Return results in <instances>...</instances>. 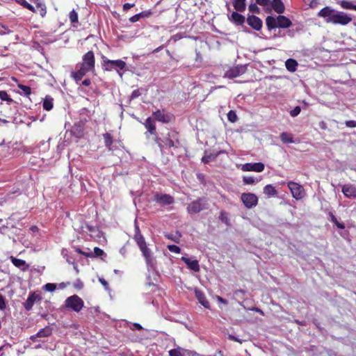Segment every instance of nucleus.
I'll return each instance as SVG.
<instances>
[{"label":"nucleus","instance_id":"5fc2aeb1","mask_svg":"<svg viewBox=\"0 0 356 356\" xmlns=\"http://www.w3.org/2000/svg\"><path fill=\"white\" fill-rule=\"evenodd\" d=\"M140 95H141V92H140V90L139 89H136V90H134L131 92V94L130 95V97H129L130 100H132V99H134L136 98H138Z\"/></svg>","mask_w":356,"mask_h":356},{"label":"nucleus","instance_id":"774afa93","mask_svg":"<svg viewBox=\"0 0 356 356\" xmlns=\"http://www.w3.org/2000/svg\"><path fill=\"white\" fill-rule=\"evenodd\" d=\"M81 84L83 86H89L91 84L90 79H86L85 80H83L82 81Z\"/></svg>","mask_w":356,"mask_h":356},{"label":"nucleus","instance_id":"2f4dec72","mask_svg":"<svg viewBox=\"0 0 356 356\" xmlns=\"http://www.w3.org/2000/svg\"><path fill=\"white\" fill-rule=\"evenodd\" d=\"M337 4H339L343 9L356 10V5L352 3L350 1L342 0L338 1Z\"/></svg>","mask_w":356,"mask_h":356},{"label":"nucleus","instance_id":"f704fd0d","mask_svg":"<svg viewBox=\"0 0 356 356\" xmlns=\"http://www.w3.org/2000/svg\"><path fill=\"white\" fill-rule=\"evenodd\" d=\"M51 334V329L49 326H46L45 327L40 330L36 336L38 337H47Z\"/></svg>","mask_w":356,"mask_h":356},{"label":"nucleus","instance_id":"f257e3e1","mask_svg":"<svg viewBox=\"0 0 356 356\" xmlns=\"http://www.w3.org/2000/svg\"><path fill=\"white\" fill-rule=\"evenodd\" d=\"M95 67V54L92 51H89L83 56L82 63L76 64V70L71 72V77L78 83L88 72H93Z\"/></svg>","mask_w":356,"mask_h":356},{"label":"nucleus","instance_id":"4d7b16f0","mask_svg":"<svg viewBox=\"0 0 356 356\" xmlns=\"http://www.w3.org/2000/svg\"><path fill=\"white\" fill-rule=\"evenodd\" d=\"M154 141L158 145L161 151L162 152L163 149L164 148V145L163 144L162 139L156 135L154 138Z\"/></svg>","mask_w":356,"mask_h":356},{"label":"nucleus","instance_id":"bf43d9fd","mask_svg":"<svg viewBox=\"0 0 356 356\" xmlns=\"http://www.w3.org/2000/svg\"><path fill=\"white\" fill-rule=\"evenodd\" d=\"M141 19V17L139 13L131 17L129 20L131 23H135L138 21H139Z\"/></svg>","mask_w":356,"mask_h":356},{"label":"nucleus","instance_id":"aec40b11","mask_svg":"<svg viewBox=\"0 0 356 356\" xmlns=\"http://www.w3.org/2000/svg\"><path fill=\"white\" fill-rule=\"evenodd\" d=\"M277 22L278 27L282 29H287L291 26L292 22L286 16L279 14L277 17Z\"/></svg>","mask_w":356,"mask_h":356},{"label":"nucleus","instance_id":"5701e85b","mask_svg":"<svg viewBox=\"0 0 356 356\" xmlns=\"http://www.w3.org/2000/svg\"><path fill=\"white\" fill-rule=\"evenodd\" d=\"M271 6L275 12L278 14H282L284 12L285 7L282 0H273Z\"/></svg>","mask_w":356,"mask_h":356},{"label":"nucleus","instance_id":"4468645a","mask_svg":"<svg viewBox=\"0 0 356 356\" xmlns=\"http://www.w3.org/2000/svg\"><path fill=\"white\" fill-rule=\"evenodd\" d=\"M245 69L243 66H235L226 71L225 76L229 79H234L245 73Z\"/></svg>","mask_w":356,"mask_h":356},{"label":"nucleus","instance_id":"c9c22d12","mask_svg":"<svg viewBox=\"0 0 356 356\" xmlns=\"http://www.w3.org/2000/svg\"><path fill=\"white\" fill-rule=\"evenodd\" d=\"M134 238L139 248L147 245L145 238L141 234H135Z\"/></svg>","mask_w":356,"mask_h":356},{"label":"nucleus","instance_id":"a211bd4d","mask_svg":"<svg viewBox=\"0 0 356 356\" xmlns=\"http://www.w3.org/2000/svg\"><path fill=\"white\" fill-rule=\"evenodd\" d=\"M181 260L183 261L186 264L188 268H189L190 270L195 273L200 271V268L197 260H191V259L186 257H182L181 258Z\"/></svg>","mask_w":356,"mask_h":356},{"label":"nucleus","instance_id":"13d9d810","mask_svg":"<svg viewBox=\"0 0 356 356\" xmlns=\"http://www.w3.org/2000/svg\"><path fill=\"white\" fill-rule=\"evenodd\" d=\"M6 307V302L4 296L0 293V310H4Z\"/></svg>","mask_w":356,"mask_h":356},{"label":"nucleus","instance_id":"f03ea898","mask_svg":"<svg viewBox=\"0 0 356 356\" xmlns=\"http://www.w3.org/2000/svg\"><path fill=\"white\" fill-rule=\"evenodd\" d=\"M320 17L325 19L327 23L339 24L341 26L348 25L352 22V17L343 12H335L330 6L323 8L317 15Z\"/></svg>","mask_w":356,"mask_h":356},{"label":"nucleus","instance_id":"e433bc0d","mask_svg":"<svg viewBox=\"0 0 356 356\" xmlns=\"http://www.w3.org/2000/svg\"><path fill=\"white\" fill-rule=\"evenodd\" d=\"M11 261L13 264L17 268H22L26 265V261L24 260L13 257H11Z\"/></svg>","mask_w":356,"mask_h":356},{"label":"nucleus","instance_id":"8fccbe9b","mask_svg":"<svg viewBox=\"0 0 356 356\" xmlns=\"http://www.w3.org/2000/svg\"><path fill=\"white\" fill-rule=\"evenodd\" d=\"M83 282L78 279L76 280L74 283H73V286L77 289V290H81L83 288Z\"/></svg>","mask_w":356,"mask_h":356},{"label":"nucleus","instance_id":"ddd939ff","mask_svg":"<svg viewBox=\"0 0 356 356\" xmlns=\"http://www.w3.org/2000/svg\"><path fill=\"white\" fill-rule=\"evenodd\" d=\"M86 122L79 120L74 124L71 129V133L77 138H81L84 135Z\"/></svg>","mask_w":356,"mask_h":356},{"label":"nucleus","instance_id":"f3484780","mask_svg":"<svg viewBox=\"0 0 356 356\" xmlns=\"http://www.w3.org/2000/svg\"><path fill=\"white\" fill-rule=\"evenodd\" d=\"M143 124L147 129V132L145 133L146 136L147 133L154 136L156 135V124L154 120L151 117L147 118Z\"/></svg>","mask_w":356,"mask_h":356},{"label":"nucleus","instance_id":"864d4df0","mask_svg":"<svg viewBox=\"0 0 356 356\" xmlns=\"http://www.w3.org/2000/svg\"><path fill=\"white\" fill-rule=\"evenodd\" d=\"M301 111V108L299 106H296L293 110L290 111V115L292 117H296L299 115Z\"/></svg>","mask_w":356,"mask_h":356},{"label":"nucleus","instance_id":"09e8293b","mask_svg":"<svg viewBox=\"0 0 356 356\" xmlns=\"http://www.w3.org/2000/svg\"><path fill=\"white\" fill-rule=\"evenodd\" d=\"M243 181L245 184H252L255 182L254 178L250 176H244Z\"/></svg>","mask_w":356,"mask_h":356},{"label":"nucleus","instance_id":"052dcab7","mask_svg":"<svg viewBox=\"0 0 356 356\" xmlns=\"http://www.w3.org/2000/svg\"><path fill=\"white\" fill-rule=\"evenodd\" d=\"M76 252L80 254L85 256L86 257H92L91 252H84L80 248H76Z\"/></svg>","mask_w":356,"mask_h":356},{"label":"nucleus","instance_id":"338daca9","mask_svg":"<svg viewBox=\"0 0 356 356\" xmlns=\"http://www.w3.org/2000/svg\"><path fill=\"white\" fill-rule=\"evenodd\" d=\"M99 281L105 287V289H108V283L104 278H99Z\"/></svg>","mask_w":356,"mask_h":356},{"label":"nucleus","instance_id":"c03bdc74","mask_svg":"<svg viewBox=\"0 0 356 356\" xmlns=\"http://www.w3.org/2000/svg\"><path fill=\"white\" fill-rule=\"evenodd\" d=\"M169 356H184L183 353L181 352V348L179 347L178 348L172 349L168 351Z\"/></svg>","mask_w":356,"mask_h":356},{"label":"nucleus","instance_id":"1a4fd4ad","mask_svg":"<svg viewBox=\"0 0 356 356\" xmlns=\"http://www.w3.org/2000/svg\"><path fill=\"white\" fill-rule=\"evenodd\" d=\"M204 209V200L202 198H198L197 200H194L192 202H191L188 205L186 210L188 213L194 214V213H197L200 212Z\"/></svg>","mask_w":356,"mask_h":356},{"label":"nucleus","instance_id":"49530a36","mask_svg":"<svg viewBox=\"0 0 356 356\" xmlns=\"http://www.w3.org/2000/svg\"><path fill=\"white\" fill-rule=\"evenodd\" d=\"M257 3H250L249 5V7H248V9L250 12L252 13H260V9L257 6Z\"/></svg>","mask_w":356,"mask_h":356},{"label":"nucleus","instance_id":"b1692460","mask_svg":"<svg viewBox=\"0 0 356 356\" xmlns=\"http://www.w3.org/2000/svg\"><path fill=\"white\" fill-rule=\"evenodd\" d=\"M104 144L108 151H113L112 145L114 142L113 137L110 133H105L102 135Z\"/></svg>","mask_w":356,"mask_h":356},{"label":"nucleus","instance_id":"72a5a7b5","mask_svg":"<svg viewBox=\"0 0 356 356\" xmlns=\"http://www.w3.org/2000/svg\"><path fill=\"white\" fill-rule=\"evenodd\" d=\"M17 88L22 90L21 92H19L21 95L29 97L31 94V88L29 86L18 83Z\"/></svg>","mask_w":356,"mask_h":356},{"label":"nucleus","instance_id":"20e7f679","mask_svg":"<svg viewBox=\"0 0 356 356\" xmlns=\"http://www.w3.org/2000/svg\"><path fill=\"white\" fill-rule=\"evenodd\" d=\"M102 69L104 71L116 70L117 73L122 77L123 73L121 72L124 70L127 66L124 61L122 60H109L105 56H102Z\"/></svg>","mask_w":356,"mask_h":356},{"label":"nucleus","instance_id":"ea45409f","mask_svg":"<svg viewBox=\"0 0 356 356\" xmlns=\"http://www.w3.org/2000/svg\"><path fill=\"white\" fill-rule=\"evenodd\" d=\"M69 19L73 24L78 23V13L74 10H72L69 14Z\"/></svg>","mask_w":356,"mask_h":356},{"label":"nucleus","instance_id":"39448f33","mask_svg":"<svg viewBox=\"0 0 356 356\" xmlns=\"http://www.w3.org/2000/svg\"><path fill=\"white\" fill-rule=\"evenodd\" d=\"M65 307L74 312H80L84 307L83 300L77 295L69 296L65 300Z\"/></svg>","mask_w":356,"mask_h":356},{"label":"nucleus","instance_id":"37998d69","mask_svg":"<svg viewBox=\"0 0 356 356\" xmlns=\"http://www.w3.org/2000/svg\"><path fill=\"white\" fill-rule=\"evenodd\" d=\"M227 119L231 122H235L238 119L235 111L232 110L229 111L227 113Z\"/></svg>","mask_w":356,"mask_h":356},{"label":"nucleus","instance_id":"69168bd1","mask_svg":"<svg viewBox=\"0 0 356 356\" xmlns=\"http://www.w3.org/2000/svg\"><path fill=\"white\" fill-rule=\"evenodd\" d=\"M228 339L229 340H231V341H236V342H238L240 343H242V341L240 340L239 339H238L237 337H236L234 335L229 334V337H228Z\"/></svg>","mask_w":356,"mask_h":356},{"label":"nucleus","instance_id":"a18cd8bd","mask_svg":"<svg viewBox=\"0 0 356 356\" xmlns=\"http://www.w3.org/2000/svg\"><path fill=\"white\" fill-rule=\"evenodd\" d=\"M42 288L44 291L53 292L56 290V285L53 283H47Z\"/></svg>","mask_w":356,"mask_h":356},{"label":"nucleus","instance_id":"393cba45","mask_svg":"<svg viewBox=\"0 0 356 356\" xmlns=\"http://www.w3.org/2000/svg\"><path fill=\"white\" fill-rule=\"evenodd\" d=\"M266 24L267 29L269 31L275 29L278 27V24L277 22V17H274L273 16H268L266 19Z\"/></svg>","mask_w":356,"mask_h":356},{"label":"nucleus","instance_id":"6ab92c4d","mask_svg":"<svg viewBox=\"0 0 356 356\" xmlns=\"http://www.w3.org/2000/svg\"><path fill=\"white\" fill-rule=\"evenodd\" d=\"M341 191L346 197H356V187L353 184L343 185Z\"/></svg>","mask_w":356,"mask_h":356},{"label":"nucleus","instance_id":"e2e57ef3","mask_svg":"<svg viewBox=\"0 0 356 356\" xmlns=\"http://www.w3.org/2000/svg\"><path fill=\"white\" fill-rule=\"evenodd\" d=\"M135 6L134 3H126L123 5V10L124 11H127L128 10H129L130 8H133L134 6Z\"/></svg>","mask_w":356,"mask_h":356},{"label":"nucleus","instance_id":"7c9ffc66","mask_svg":"<svg viewBox=\"0 0 356 356\" xmlns=\"http://www.w3.org/2000/svg\"><path fill=\"white\" fill-rule=\"evenodd\" d=\"M285 65L287 70H289L291 72H294L296 70L298 63L294 59L289 58L286 60Z\"/></svg>","mask_w":356,"mask_h":356},{"label":"nucleus","instance_id":"de8ad7c7","mask_svg":"<svg viewBox=\"0 0 356 356\" xmlns=\"http://www.w3.org/2000/svg\"><path fill=\"white\" fill-rule=\"evenodd\" d=\"M168 249L170 252H174V253L179 254L181 252V248L176 245H168Z\"/></svg>","mask_w":356,"mask_h":356},{"label":"nucleus","instance_id":"423d86ee","mask_svg":"<svg viewBox=\"0 0 356 356\" xmlns=\"http://www.w3.org/2000/svg\"><path fill=\"white\" fill-rule=\"evenodd\" d=\"M162 142L164 147L177 148L180 145L179 133L175 130L169 131Z\"/></svg>","mask_w":356,"mask_h":356},{"label":"nucleus","instance_id":"3c124183","mask_svg":"<svg viewBox=\"0 0 356 356\" xmlns=\"http://www.w3.org/2000/svg\"><path fill=\"white\" fill-rule=\"evenodd\" d=\"M245 294V291L243 289L236 290L234 292V295L236 297H238L241 300L244 299Z\"/></svg>","mask_w":356,"mask_h":356},{"label":"nucleus","instance_id":"9d476101","mask_svg":"<svg viewBox=\"0 0 356 356\" xmlns=\"http://www.w3.org/2000/svg\"><path fill=\"white\" fill-rule=\"evenodd\" d=\"M152 116L154 118V120L161 122L162 123L168 124L172 121L173 115L170 113H166L165 110H156L153 112Z\"/></svg>","mask_w":356,"mask_h":356},{"label":"nucleus","instance_id":"a878e982","mask_svg":"<svg viewBox=\"0 0 356 356\" xmlns=\"http://www.w3.org/2000/svg\"><path fill=\"white\" fill-rule=\"evenodd\" d=\"M246 0H234L233 6L238 12H244L246 9Z\"/></svg>","mask_w":356,"mask_h":356},{"label":"nucleus","instance_id":"2eb2a0df","mask_svg":"<svg viewBox=\"0 0 356 356\" xmlns=\"http://www.w3.org/2000/svg\"><path fill=\"white\" fill-rule=\"evenodd\" d=\"M248 24L256 31H259L262 28L263 22L261 19L255 15H249L247 18Z\"/></svg>","mask_w":356,"mask_h":356},{"label":"nucleus","instance_id":"0e129e2a","mask_svg":"<svg viewBox=\"0 0 356 356\" xmlns=\"http://www.w3.org/2000/svg\"><path fill=\"white\" fill-rule=\"evenodd\" d=\"M256 3L261 6H266L268 4L270 0H255Z\"/></svg>","mask_w":356,"mask_h":356},{"label":"nucleus","instance_id":"7ed1b4c3","mask_svg":"<svg viewBox=\"0 0 356 356\" xmlns=\"http://www.w3.org/2000/svg\"><path fill=\"white\" fill-rule=\"evenodd\" d=\"M35 6L29 3L26 0H15V1L33 13H38L41 17H44L47 13L45 0H30Z\"/></svg>","mask_w":356,"mask_h":356},{"label":"nucleus","instance_id":"9b49d317","mask_svg":"<svg viewBox=\"0 0 356 356\" xmlns=\"http://www.w3.org/2000/svg\"><path fill=\"white\" fill-rule=\"evenodd\" d=\"M154 201L160 203L161 205H170L174 203V197L168 194L156 193L154 195Z\"/></svg>","mask_w":356,"mask_h":356},{"label":"nucleus","instance_id":"6e6d98bb","mask_svg":"<svg viewBox=\"0 0 356 356\" xmlns=\"http://www.w3.org/2000/svg\"><path fill=\"white\" fill-rule=\"evenodd\" d=\"M152 13H153L151 10H146L139 13L141 18L149 17L152 15Z\"/></svg>","mask_w":356,"mask_h":356},{"label":"nucleus","instance_id":"4c0bfd02","mask_svg":"<svg viewBox=\"0 0 356 356\" xmlns=\"http://www.w3.org/2000/svg\"><path fill=\"white\" fill-rule=\"evenodd\" d=\"M330 220L331 221L339 228V229H343L345 228V225L343 223V222H340L337 220V218L335 217V216L332 213L330 212Z\"/></svg>","mask_w":356,"mask_h":356},{"label":"nucleus","instance_id":"f8f14e48","mask_svg":"<svg viewBox=\"0 0 356 356\" xmlns=\"http://www.w3.org/2000/svg\"><path fill=\"white\" fill-rule=\"evenodd\" d=\"M42 300V296L40 293L37 292L30 293L26 300L23 303L24 307L26 311H30L34 303L36 301H40Z\"/></svg>","mask_w":356,"mask_h":356},{"label":"nucleus","instance_id":"dca6fc26","mask_svg":"<svg viewBox=\"0 0 356 356\" xmlns=\"http://www.w3.org/2000/svg\"><path fill=\"white\" fill-rule=\"evenodd\" d=\"M243 171H254L260 172L264 170V164L261 162L254 163H245L242 166Z\"/></svg>","mask_w":356,"mask_h":356},{"label":"nucleus","instance_id":"680f3d73","mask_svg":"<svg viewBox=\"0 0 356 356\" xmlns=\"http://www.w3.org/2000/svg\"><path fill=\"white\" fill-rule=\"evenodd\" d=\"M345 124H346V127H350V128L356 127V121H355V120L346 121Z\"/></svg>","mask_w":356,"mask_h":356},{"label":"nucleus","instance_id":"0eeeda50","mask_svg":"<svg viewBox=\"0 0 356 356\" xmlns=\"http://www.w3.org/2000/svg\"><path fill=\"white\" fill-rule=\"evenodd\" d=\"M287 186L293 198L302 200L305 196V189L302 185L295 181H289Z\"/></svg>","mask_w":356,"mask_h":356},{"label":"nucleus","instance_id":"cd10ccee","mask_svg":"<svg viewBox=\"0 0 356 356\" xmlns=\"http://www.w3.org/2000/svg\"><path fill=\"white\" fill-rule=\"evenodd\" d=\"M245 17L238 11L232 13V20L237 25H242L245 22Z\"/></svg>","mask_w":356,"mask_h":356},{"label":"nucleus","instance_id":"473e14b6","mask_svg":"<svg viewBox=\"0 0 356 356\" xmlns=\"http://www.w3.org/2000/svg\"><path fill=\"white\" fill-rule=\"evenodd\" d=\"M264 193L269 197L275 196L277 194V190L271 184H268L264 188Z\"/></svg>","mask_w":356,"mask_h":356},{"label":"nucleus","instance_id":"412c9836","mask_svg":"<svg viewBox=\"0 0 356 356\" xmlns=\"http://www.w3.org/2000/svg\"><path fill=\"white\" fill-rule=\"evenodd\" d=\"M195 297L199 302L205 308L209 309L210 307L209 302L207 300L204 293L199 290H195Z\"/></svg>","mask_w":356,"mask_h":356},{"label":"nucleus","instance_id":"4be33fe9","mask_svg":"<svg viewBox=\"0 0 356 356\" xmlns=\"http://www.w3.org/2000/svg\"><path fill=\"white\" fill-rule=\"evenodd\" d=\"M225 151H218L214 153H209L207 154V152H205L204 156L202 159V161L204 163H208L212 161H214L220 154L225 153Z\"/></svg>","mask_w":356,"mask_h":356},{"label":"nucleus","instance_id":"6e6552de","mask_svg":"<svg viewBox=\"0 0 356 356\" xmlns=\"http://www.w3.org/2000/svg\"><path fill=\"white\" fill-rule=\"evenodd\" d=\"M241 200L244 206L248 209H252L258 204L257 196L252 193H243L241 194Z\"/></svg>","mask_w":356,"mask_h":356},{"label":"nucleus","instance_id":"58836bf2","mask_svg":"<svg viewBox=\"0 0 356 356\" xmlns=\"http://www.w3.org/2000/svg\"><path fill=\"white\" fill-rule=\"evenodd\" d=\"M219 220L227 225H229V219L227 216V213L224 211H220Z\"/></svg>","mask_w":356,"mask_h":356},{"label":"nucleus","instance_id":"c756f323","mask_svg":"<svg viewBox=\"0 0 356 356\" xmlns=\"http://www.w3.org/2000/svg\"><path fill=\"white\" fill-rule=\"evenodd\" d=\"M54 106V99L50 96H46L43 103L42 108L46 111H51Z\"/></svg>","mask_w":356,"mask_h":356},{"label":"nucleus","instance_id":"79ce46f5","mask_svg":"<svg viewBox=\"0 0 356 356\" xmlns=\"http://www.w3.org/2000/svg\"><path fill=\"white\" fill-rule=\"evenodd\" d=\"M91 254H92V257L91 258H93V257H100L102 256H103L104 254V252L102 249L98 248V247H95L94 248V252H91Z\"/></svg>","mask_w":356,"mask_h":356},{"label":"nucleus","instance_id":"a19ab883","mask_svg":"<svg viewBox=\"0 0 356 356\" xmlns=\"http://www.w3.org/2000/svg\"><path fill=\"white\" fill-rule=\"evenodd\" d=\"M0 99L7 102H12L13 100L5 90H0Z\"/></svg>","mask_w":356,"mask_h":356},{"label":"nucleus","instance_id":"bb28decb","mask_svg":"<svg viewBox=\"0 0 356 356\" xmlns=\"http://www.w3.org/2000/svg\"><path fill=\"white\" fill-rule=\"evenodd\" d=\"M140 250L142 252V254L145 259L147 264L151 265L152 263V259L150 250L147 248V245H145L144 247H141V248H140Z\"/></svg>","mask_w":356,"mask_h":356},{"label":"nucleus","instance_id":"c85d7f7f","mask_svg":"<svg viewBox=\"0 0 356 356\" xmlns=\"http://www.w3.org/2000/svg\"><path fill=\"white\" fill-rule=\"evenodd\" d=\"M281 141L284 144L293 143V136L291 134L288 132H282L280 136Z\"/></svg>","mask_w":356,"mask_h":356},{"label":"nucleus","instance_id":"603ef678","mask_svg":"<svg viewBox=\"0 0 356 356\" xmlns=\"http://www.w3.org/2000/svg\"><path fill=\"white\" fill-rule=\"evenodd\" d=\"M165 237L176 243H179L181 236H173L172 234H165Z\"/></svg>","mask_w":356,"mask_h":356}]
</instances>
